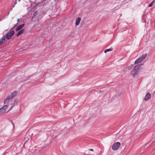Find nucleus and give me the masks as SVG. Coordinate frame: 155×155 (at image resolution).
<instances>
[{
  "mask_svg": "<svg viewBox=\"0 0 155 155\" xmlns=\"http://www.w3.org/2000/svg\"><path fill=\"white\" fill-rule=\"evenodd\" d=\"M17 94V91H15L8 95L4 101V104H7L12 101V99Z\"/></svg>",
  "mask_w": 155,
  "mask_h": 155,
  "instance_id": "nucleus-1",
  "label": "nucleus"
},
{
  "mask_svg": "<svg viewBox=\"0 0 155 155\" xmlns=\"http://www.w3.org/2000/svg\"><path fill=\"white\" fill-rule=\"evenodd\" d=\"M140 64H137L134 68L133 70L131 72L132 74L134 77L138 74L140 70Z\"/></svg>",
  "mask_w": 155,
  "mask_h": 155,
  "instance_id": "nucleus-2",
  "label": "nucleus"
},
{
  "mask_svg": "<svg viewBox=\"0 0 155 155\" xmlns=\"http://www.w3.org/2000/svg\"><path fill=\"white\" fill-rule=\"evenodd\" d=\"M147 54H143L141 56L138 58L135 62V64H137L141 63L143 60H144L147 56Z\"/></svg>",
  "mask_w": 155,
  "mask_h": 155,
  "instance_id": "nucleus-3",
  "label": "nucleus"
},
{
  "mask_svg": "<svg viewBox=\"0 0 155 155\" xmlns=\"http://www.w3.org/2000/svg\"><path fill=\"white\" fill-rule=\"evenodd\" d=\"M121 144L120 142H118L115 143L112 147V150H117L120 146Z\"/></svg>",
  "mask_w": 155,
  "mask_h": 155,
  "instance_id": "nucleus-4",
  "label": "nucleus"
},
{
  "mask_svg": "<svg viewBox=\"0 0 155 155\" xmlns=\"http://www.w3.org/2000/svg\"><path fill=\"white\" fill-rule=\"evenodd\" d=\"M10 32L6 34V38L8 40L11 38L14 34V31L13 30H10Z\"/></svg>",
  "mask_w": 155,
  "mask_h": 155,
  "instance_id": "nucleus-5",
  "label": "nucleus"
},
{
  "mask_svg": "<svg viewBox=\"0 0 155 155\" xmlns=\"http://www.w3.org/2000/svg\"><path fill=\"white\" fill-rule=\"evenodd\" d=\"M151 97V95L149 93H147L145 95L144 100L145 101H147Z\"/></svg>",
  "mask_w": 155,
  "mask_h": 155,
  "instance_id": "nucleus-6",
  "label": "nucleus"
},
{
  "mask_svg": "<svg viewBox=\"0 0 155 155\" xmlns=\"http://www.w3.org/2000/svg\"><path fill=\"white\" fill-rule=\"evenodd\" d=\"M8 105H5L3 107L0 108V113H3L5 111L6 108L7 107Z\"/></svg>",
  "mask_w": 155,
  "mask_h": 155,
  "instance_id": "nucleus-7",
  "label": "nucleus"
},
{
  "mask_svg": "<svg viewBox=\"0 0 155 155\" xmlns=\"http://www.w3.org/2000/svg\"><path fill=\"white\" fill-rule=\"evenodd\" d=\"M18 102V99H15L14 101V103L12 104V106L11 107L10 109L9 110V111L11 109H12L14 106L16 105L17 104Z\"/></svg>",
  "mask_w": 155,
  "mask_h": 155,
  "instance_id": "nucleus-8",
  "label": "nucleus"
},
{
  "mask_svg": "<svg viewBox=\"0 0 155 155\" xmlns=\"http://www.w3.org/2000/svg\"><path fill=\"white\" fill-rule=\"evenodd\" d=\"M81 20V18L79 17H78L76 19L75 24L76 25H79Z\"/></svg>",
  "mask_w": 155,
  "mask_h": 155,
  "instance_id": "nucleus-9",
  "label": "nucleus"
},
{
  "mask_svg": "<svg viewBox=\"0 0 155 155\" xmlns=\"http://www.w3.org/2000/svg\"><path fill=\"white\" fill-rule=\"evenodd\" d=\"M24 26V24H22L18 26L17 28L16 29V31H18L21 29Z\"/></svg>",
  "mask_w": 155,
  "mask_h": 155,
  "instance_id": "nucleus-10",
  "label": "nucleus"
},
{
  "mask_svg": "<svg viewBox=\"0 0 155 155\" xmlns=\"http://www.w3.org/2000/svg\"><path fill=\"white\" fill-rule=\"evenodd\" d=\"M25 31V29H22V30H20L19 31L17 35V37L19 36V35H20L22 34L24 32V31Z\"/></svg>",
  "mask_w": 155,
  "mask_h": 155,
  "instance_id": "nucleus-11",
  "label": "nucleus"
},
{
  "mask_svg": "<svg viewBox=\"0 0 155 155\" xmlns=\"http://www.w3.org/2000/svg\"><path fill=\"white\" fill-rule=\"evenodd\" d=\"M113 50V48H110L109 49H107L104 51V52L105 53H106L107 52L109 51H112Z\"/></svg>",
  "mask_w": 155,
  "mask_h": 155,
  "instance_id": "nucleus-12",
  "label": "nucleus"
},
{
  "mask_svg": "<svg viewBox=\"0 0 155 155\" xmlns=\"http://www.w3.org/2000/svg\"><path fill=\"white\" fill-rule=\"evenodd\" d=\"M154 2V0L153 1H152V2L149 5L148 7H151L152 6V5H153Z\"/></svg>",
  "mask_w": 155,
  "mask_h": 155,
  "instance_id": "nucleus-13",
  "label": "nucleus"
},
{
  "mask_svg": "<svg viewBox=\"0 0 155 155\" xmlns=\"http://www.w3.org/2000/svg\"><path fill=\"white\" fill-rule=\"evenodd\" d=\"M1 40H2V41H4L5 40V37H4L2 38L1 39Z\"/></svg>",
  "mask_w": 155,
  "mask_h": 155,
  "instance_id": "nucleus-14",
  "label": "nucleus"
},
{
  "mask_svg": "<svg viewBox=\"0 0 155 155\" xmlns=\"http://www.w3.org/2000/svg\"><path fill=\"white\" fill-rule=\"evenodd\" d=\"M2 43H3L2 40H1V39L0 40V45L2 44Z\"/></svg>",
  "mask_w": 155,
  "mask_h": 155,
  "instance_id": "nucleus-15",
  "label": "nucleus"
},
{
  "mask_svg": "<svg viewBox=\"0 0 155 155\" xmlns=\"http://www.w3.org/2000/svg\"><path fill=\"white\" fill-rule=\"evenodd\" d=\"M28 138H27H27H25V141H28Z\"/></svg>",
  "mask_w": 155,
  "mask_h": 155,
  "instance_id": "nucleus-16",
  "label": "nucleus"
},
{
  "mask_svg": "<svg viewBox=\"0 0 155 155\" xmlns=\"http://www.w3.org/2000/svg\"><path fill=\"white\" fill-rule=\"evenodd\" d=\"M89 150H90L91 151H93V150L92 149H90Z\"/></svg>",
  "mask_w": 155,
  "mask_h": 155,
  "instance_id": "nucleus-17",
  "label": "nucleus"
},
{
  "mask_svg": "<svg viewBox=\"0 0 155 155\" xmlns=\"http://www.w3.org/2000/svg\"><path fill=\"white\" fill-rule=\"evenodd\" d=\"M17 21L18 22H19V19H17Z\"/></svg>",
  "mask_w": 155,
  "mask_h": 155,
  "instance_id": "nucleus-18",
  "label": "nucleus"
},
{
  "mask_svg": "<svg viewBox=\"0 0 155 155\" xmlns=\"http://www.w3.org/2000/svg\"><path fill=\"white\" fill-rule=\"evenodd\" d=\"M21 0H18V2H20Z\"/></svg>",
  "mask_w": 155,
  "mask_h": 155,
  "instance_id": "nucleus-19",
  "label": "nucleus"
}]
</instances>
